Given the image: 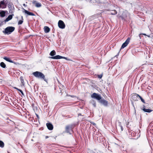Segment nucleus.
I'll use <instances>...</instances> for the list:
<instances>
[{
  "label": "nucleus",
  "mask_w": 153,
  "mask_h": 153,
  "mask_svg": "<svg viewBox=\"0 0 153 153\" xmlns=\"http://www.w3.org/2000/svg\"><path fill=\"white\" fill-rule=\"evenodd\" d=\"M146 36H148L149 37H150L149 35H146Z\"/></svg>",
  "instance_id": "c9c22d12"
},
{
  "label": "nucleus",
  "mask_w": 153,
  "mask_h": 153,
  "mask_svg": "<svg viewBox=\"0 0 153 153\" xmlns=\"http://www.w3.org/2000/svg\"><path fill=\"white\" fill-rule=\"evenodd\" d=\"M20 80H21V83L22 84H24L23 83H24V80L23 79V77H20Z\"/></svg>",
  "instance_id": "b1692460"
},
{
  "label": "nucleus",
  "mask_w": 153,
  "mask_h": 153,
  "mask_svg": "<svg viewBox=\"0 0 153 153\" xmlns=\"http://www.w3.org/2000/svg\"><path fill=\"white\" fill-rule=\"evenodd\" d=\"M92 124H93L94 125H96V124H95V123H92Z\"/></svg>",
  "instance_id": "f704fd0d"
},
{
  "label": "nucleus",
  "mask_w": 153,
  "mask_h": 153,
  "mask_svg": "<svg viewBox=\"0 0 153 153\" xmlns=\"http://www.w3.org/2000/svg\"><path fill=\"white\" fill-rule=\"evenodd\" d=\"M36 114V117H37V118H39V117L38 115V114Z\"/></svg>",
  "instance_id": "2f4dec72"
},
{
  "label": "nucleus",
  "mask_w": 153,
  "mask_h": 153,
  "mask_svg": "<svg viewBox=\"0 0 153 153\" xmlns=\"http://www.w3.org/2000/svg\"><path fill=\"white\" fill-rule=\"evenodd\" d=\"M130 38L129 37L128 38V39L126 40V41L123 44L121 47V49L123 48L126 47L128 45V44L130 41Z\"/></svg>",
  "instance_id": "423d86ee"
},
{
  "label": "nucleus",
  "mask_w": 153,
  "mask_h": 153,
  "mask_svg": "<svg viewBox=\"0 0 153 153\" xmlns=\"http://www.w3.org/2000/svg\"><path fill=\"white\" fill-rule=\"evenodd\" d=\"M141 100L142 102L145 103V101L142 98L141 99Z\"/></svg>",
  "instance_id": "cd10ccee"
},
{
  "label": "nucleus",
  "mask_w": 153,
  "mask_h": 153,
  "mask_svg": "<svg viewBox=\"0 0 153 153\" xmlns=\"http://www.w3.org/2000/svg\"><path fill=\"white\" fill-rule=\"evenodd\" d=\"M21 18H22V19L21 20H23V16H22Z\"/></svg>",
  "instance_id": "72a5a7b5"
},
{
  "label": "nucleus",
  "mask_w": 153,
  "mask_h": 153,
  "mask_svg": "<svg viewBox=\"0 0 153 153\" xmlns=\"http://www.w3.org/2000/svg\"><path fill=\"white\" fill-rule=\"evenodd\" d=\"M44 31L45 33H47L50 31V28L48 26H45L44 27Z\"/></svg>",
  "instance_id": "9b49d317"
},
{
  "label": "nucleus",
  "mask_w": 153,
  "mask_h": 153,
  "mask_svg": "<svg viewBox=\"0 0 153 153\" xmlns=\"http://www.w3.org/2000/svg\"><path fill=\"white\" fill-rule=\"evenodd\" d=\"M120 128H121V131H122L123 130V127L121 125H120Z\"/></svg>",
  "instance_id": "bb28decb"
},
{
  "label": "nucleus",
  "mask_w": 153,
  "mask_h": 153,
  "mask_svg": "<svg viewBox=\"0 0 153 153\" xmlns=\"http://www.w3.org/2000/svg\"><path fill=\"white\" fill-rule=\"evenodd\" d=\"M46 138H48V136H46Z\"/></svg>",
  "instance_id": "4c0bfd02"
},
{
  "label": "nucleus",
  "mask_w": 153,
  "mask_h": 153,
  "mask_svg": "<svg viewBox=\"0 0 153 153\" xmlns=\"http://www.w3.org/2000/svg\"><path fill=\"white\" fill-rule=\"evenodd\" d=\"M4 146V143L3 142L0 140V147L3 148Z\"/></svg>",
  "instance_id": "aec40b11"
},
{
  "label": "nucleus",
  "mask_w": 153,
  "mask_h": 153,
  "mask_svg": "<svg viewBox=\"0 0 153 153\" xmlns=\"http://www.w3.org/2000/svg\"><path fill=\"white\" fill-rule=\"evenodd\" d=\"M19 92H20L21 93V94L23 95H24V94L22 90L19 89Z\"/></svg>",
  "instance_id": "393cba45"
},
{
  "label": "nucleus",
  "mask_w": 153,
  "mask_h": 153,
  "mask_svg": "<svg viewBox=\"0 0 153 153\" xmlns=\"http://www.w3.org/2000/svg\"><path fill=\"white\" fill-rule=\"evenodd\" d=\"M138 96L141 99V98H142V97L139 95H138Z\"/></svg>",
  "instance_id": "7c9ffc66"
},
{
  "label": "nucleus",
  "mask_w": 153,
  "mask_h": 153,
  "mask_svg": "<svg viewBox=\"0 0 153 153\" xmlns=\"http://www.w3.org/2000/svg\"><path fill=\"white\" fill-rule=\"evenodd\" d=\"M6 1L3 0L0 2V8H4L6 7Z\"/></svg>",
  "instance_id": "1a4fd4ad"
},
{
  "label": "nucleus",
  "mask_w": 153,
  "mask_h": 153,
  "mask_svg": "<svg viewBox=\"0 0 153 153\" xmlns=\"http://www.w3.org/2000/svg\"><path fill=\"white\" fill-rule=\"evenodd\" d=\"M141 34H139V36L140 38V39H141V37H140V35H141ZM143 34L144 35H145V36H146V34H145V33H143V34Z\"/></svg>",
  "instance_id": "a878e982"
},
{
  "label": "nucleus",
  "mask_w": 153,
  "mask_h": 153,
  "mask_svg": "<svg viewBox=\"0 0 153 153\" xmlns=\"http://www.w3.org/2000/svg\"><path fill=\"white\" fill-rule=\"evenodd\" d=\"M23 5H24V6H25V4H23Z\"/></svg>",
  "instance_id": "58836bf2"
},
{
  "label": "nucleus",
  "mask_w": 153,
  "mask_h": 153,
  "mask_svg": "<svg viewBox=\"0 0 153 153\" xmlns=\"http://www.w3.org/2000/svg\"><path fill=\"white\" fill-rule=\"evenodd\" d=\"M46 126L48 129L49 130H52L53 128V125L50 123H47Z\"/></svg>",
  "instance_id": "9d476101"
},
{
  "label": "nucleus",
  "mask_w": 153,
  "mask_h": 153,
  "mask_svg": "<svg viewBox=\"0 0 153 153\" xmlns=\"http://www.w3.org/2000/svg\"><path fill=\"white\" fill-rule=\"evenodd\" d=\"M33 75L36 77L42 79H44L45 76L44 74L42 73L36 71L33 73Z\"/></svg>",
  "instance_id": "7ed1b4c3"
},
{
  "label": "nucleus",
  "mask_w": 153,
  "mask_h": 153,
  "mask_svg": "<svg viewBox=\"0 0 153 153\" xmlns=\"http://www.w3.org/2000/svg\"><path fill=\"white\" fill-rule=\"evenodd\" d=\"M92 104L93 105V106L94 107H96V102H95L94 101H92L91 102Z\"/></svg>",
  "instance_id": "4be33fe9"
},
{
  "label": "nucleus",
  "mask_w": 153,
  "mask_h": 153,
  "mask_svg": "<svg viewBox=\"0 0 153 153\" xmlns=\"http://www.w3.org/2000/svg\"><path fill=\"white\" fill-rule=\"evenodd\" d=\"M14 88L16 90H17L18 91H19V88H16V87H14Z\"/></svg>",
  "instance_id": "c85d7f7f"
},
{
  "label": "nucleus",
  "mask_w": 153,
  "mask_h": 153,
  "mask_svg": "<svg viewBox=\"0 0 153 153\" xmlns=\"http://www.w3.org/2000/svg\"><path fill=\"white\" fill-rule=\"evenodd\" d=\"M143 110L144 112H149V113H150L152 111V110L150 109H146L145 108H143Z\"/></svg>",
  "instance_id": "a211bd4d"
},
{
  "label": "nucleus",
  "mask_w": 153,
  "mask_h": 153,
  "mask_svg": "<svg viewBox=\"0 0 153 153\" xmlns=\"http://www.w3.org/2000/svg\"><path fill=\"white\" fill-rule=\"evenodd\" d=\"M36 6L37 7H40L41 6V3H36Z\"/></svg>",
  "instance_id": "412c9836"
},
{
  "label": "nucleus",
  "mask_w": 153,
  "mask_h": 153,
  "mask_svg": "<svg viewBox=\"0 0 153 153\" xmlns=\"http://www.w3.org/2000/svg\"><path fill=\"white\" fill-rule=\"evenodd\" d=\"M56 54V52L55 50H53L50 53V55L52 56V57H50L49 58L53 59H63L67 60H69V59H68L67 57L62 56L59 55H56L55 56H53Z\"/></svg>",
  "instance_id": "f257e3e1"
},
{
  "label": "nucleus",
  "mask_w": 153,
  "mask_h": 153,
  "mask_svg": "<svg viewBox=\"0 0 153 153\" xmlns=\"http://www.w3.org/2000/svg\"><path fill=\"white\" fill-rule=\"evenodd\" d=\"M24 12L25 13L27 14L28 15L30 16H35V15L32 13L24 9Z\"/></svg>",
  "instance_id": "f8f14e48"
},
{
  "label": "nucleus",
  "mask_w": 153,
  "mask_h": 153,
  "mask_svg": "<svg viewBox=\"0 0 153 153\" xmlns=\"http://www.w3.org/2000/svg\"><path fill=\"white\" fill-rule=\"evenodd\" d=\"M117 13V11L115 10H112L109 13L111 15H115Z\"/></svg>",
  "instance_id": "f3484780"
},
{
  "label": "nucleus",
  "mask_w": 153,
  "mask_h": 153,
  "mask_svg": "<svg viewBox=\"0 0 153 153\" xmlns=\"http://www.w3.org/2000/svg\"><path fill=\"white\" fill-rule=\"evenodd\" d=\"M13 18L12 15H9L8 17L5 19V22H7L12 19Z\"/></svg>",
  "instance_id": "ddd939ff"
},
{
  "label": "nucleus",
  "mask_w": 153,
  "mask_h": 153,
  "mask_svg": "<svg viewBox=\"0 0 153 153\" xmlns=\"http://www.w3.org/2000/svg\"><path fill=\"white\" fill-rule=\"evenodd\" d=\"M72 127L70 126H67L66 127V131L70 134H71Z\"/></svg>",
  "instance_id": "0eeeda50"
},
{
  "label": "nucleus",
  "mask_w": 153,
  "mask_h": 153,
  "mask_svg": "<svg viewBox=\"0 0 153 153\" xmlns=\"http://www.w3.org/2000/svg\"><path fill=\"white\" fill-rule=\"evenodd\" d=\"M10 4H9V6H10ZM10 6H11V5H10Z\"/></svg>",
  "instance_id": "e433bc0d"
},
{
  "label": "nucleus",
  "mask_w": 153,
  "mask_h": 153,
  "mask_svg": "<svg viewBox=\"0 0 153 153\" xmlns=\"http://www.w3.org/2000/svg\"><path fill=\"white\" fill-rule=\"evenodd\" d=\"M4 59L7 62L11 63H13V61L11 60L9 58H7L5 57L4 58Z\"/></svg>",
  "instance_id": "4468645a"
},
{
  "label": "nucleus",
  "mask_w": 153,
  "mask_h": 153,
  "mask_svg": "<svg viewBox=\"0 0 153 153\" xmlns=\"http://www.w3.org/2000/svg\"><path fill=\"white\" fill-rule=\"evenodd\" d=\"M5 13L4 11H2L0 12V16L1 17H4L5 16Z\"/></svg>",
  "instance_id": "2eb2a0df"
},
{
  "label": "nucleus",
  "mask_w": 153,
  "mask_h": 153,
  "mask_svg": "<svg viewBox=\"0 0 153 153\" xmlns=\"http://www.w3.org/2000/svg\"><path fill=\"white\" fill-rule=\"evenodd\" d=\"M46 82H47V80L46 79H45V78H44V79H43Z\"/></svg>",
  "instance_id": "473e14b6"
},
{
  "label": "nucleus",
  "mask_w": 153,
  "mask_h": 153,
  "mask_svg": "<svg viewBox=\"0 0 153 153\" xmlns=\"http://www.w3.org/2000/svg\"><path fill=\"white\" fill-rule=\"evenodd\" d=\"M23 22V20H20L18 23V24L19 25H21Z\"/></svg>",
  "instance_id": "5701e85b"
},
{
  "label": "nucleus",
  "mask_w": 153,
  "mask_h": 153,
  "mask_svg": "<svg viewBox=\"0 0 153 153\" xmlns=\"http://www.w3.org/2000/svg\"><path fill=\"white\" fill-rule=\"evenodd\" d=\"M0 65L1 67L3 68H5L6 67V65L3 62H1L0 63Z\"/></svg>",
  "instance_id": "6ab92c4d"
},
{
  "label": "nucleus",
  "mask_w": 153,
  "mask_h": 153,
  "mask_svg": "<svg viewBox=\"0 0 153 153\" xmlns=\"http://www.w3.org/2000/svg\"><path fill=\"white\" fill-rule=\"evenodd\" d=\"M138 95V94H136L133 95L132 96V99L135 100H136V98L137 97Z\"/></svg>",
  "instance_id": "dca6fc26"
},
{
  "label": "nucleus",
  "mask_w": 153,
  "mask_h": 153,
  "mask_svg": "<svg viewBox=\"0 0 153 153\" xmlns=\"http://www.w3.org/2000/svg\"><path fill=\"white\" fill-rule=\"evenodd\" d=\"M15 29L14 27L9 26L7 27L3 31V33L5 34L9 35L13 32Z\"/></svg>",
  "instance_id": "f03ea898"
},
{
  "label": "nucleus",
  "mask_w": 153,
  "mask_h": 153,
  "mask_svg": "<svg viewBox=\"0 0 153 153\" xmlns=\"http://www.w3.org/2000/svg\"><path fill=\"white\" fill-rule=\"evenodd\" d=\"M58 25L59 28L64 29L65 27V25L64 22L62 20H60L58 22Z\"/></svg>",
  "instance_id": "39448f33"
},
{
  "label": "nucleus",
  "mask_w": 153,
  "mask_h": 153,
  "mask_svg": "<svg viewBox=\"0 0 153 153\" xmlns=\"http://www.w3.org/2000/svg\"><path fill=\"white\" fill-rule=\"evenodd\" d=\"M91 97L92 98H94L99 100L101 98V97L100 95L96 93H94L91 95Z\"/></svg>",
  "instance_id": "20e7f679"
},
{
  "label": "nucleus",
  "mask_w": 153,
  "mask_h": 153,
  "mask_svg": "<svg viewBox=\"0 0 153 153\" xmlns=\"http://www.w3.org/2000/svg\"><path fill=\"white\" fill-rule=\"evenodd\" d=\"M100 102L104 106H107L108 105V102L104 99L100 100Z\"/></svg>",
  "instance_id": "6e6552de"
},
{
  "label": "nucleus",
  "mask_w": 153,
  "mask_h": 153,
  "mask_svg": "<svg viewBox=\"0 0 153 153\" xmlns=\"http://www.w3.org/2000/svg\"><path fill=\"white\" fill-rule=\"evenodd\" d=\"M102 77V75H99V77H98L100 78H101Z\"/></svg>",
  "instance_id": "c756f323"
}]
</instances>
